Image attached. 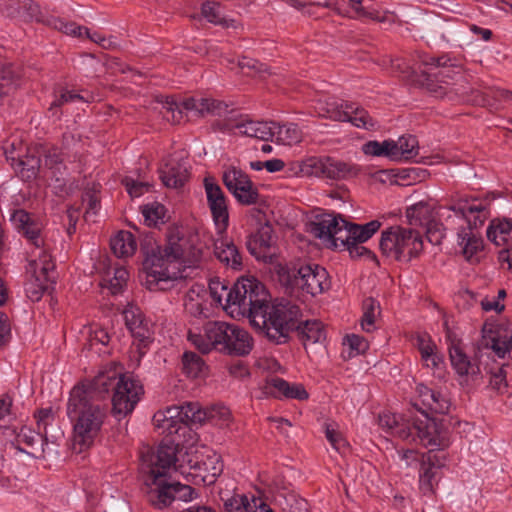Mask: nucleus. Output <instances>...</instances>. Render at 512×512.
I'll list each match as a JSON object with an SVG mask.
<instances>
[{"label": "nucleus", "mask_w": 512, "mask_h": 512, "mask_svg": "<svg viewBox=\"0 0 512 512\" xmlns=\"http://www.w3.org/2000/svg\"><path fill=\"white\" fill-rule=\"evenodd\" d=\"M128 279V271L124 267H117L114 269L112 278L103 279L102 286L107 287L112 294H119L123 291Z\"/></svg>", "instance_id": "603ef678"}, {"label": "nucleus", "mask_w": 512, "mask_h": 512, "mask_svg": "<svg viewBox=\"0 0 512 512\" xmlns=\"http://www.w3.org/2000/svg\"><path fill=\"white\" fill-rule=\"evenodd\" d=\"M379 248L386 257L408 262L420 255L423 240L421 234L413 228L391 226L382 231Z\"/></svg>", "instance_id": "0eeeda50"}, {"label": "nucleus", "mask_w": 512, "mask_h": 512, "mask_svg": "<svg viewBox=\"0 0 512 512\" xmlns=\"http://www.w3.org/2000/svg\"><path fill=\"white\" fill-rule=\"evenodd\" d=\"M188 339L202 353L215 349L228 355L246 356L254 346L247 330L224 321H209L203 327V334L189 333Z\"/></svg>", "instance_id": "39448f33"}, {"label": "nucleus", "mask_w": 512, "mask_h": 512, "mask_svg": "<svg viewBox=\"0 0 512 512\" xmlns=\"http://www.w3.org/2000/svg\"><path fill=\"white\" fill-rule=\"evenodd\" d=\"M181 106L186 111H196L200 115H221L226 110V105L222 102L209 98H188L182 102Z\"/></svg>", "instance_id": "f704fd0d"}, {"label": "nucleus", "mask_w": 512, "mask_h": 512, "mask_svg": "<svg viewBox=\"0 0 512 512\" xmlns=\"http://www.w3.org/2000/svg\"><path fill=\"white\" fill-rule=\"evenodd\" d=\"M443 466L435 453L429 451L422 455L419 472V485L423 494H432L434 492V483H436V470Z\"/></svg>", "instance_id": "5701e85b"}, {"label": "nucleus", "mask_w": 512, "mask_h": 512, "mask_svg": "<svg viewBox=\"0 0 512 512\" xmlns=\"http://www.w3.org/2000/svg\"><path fill=\"white\" fill-rule=\"evenodd\" d=\"M412 437L409 442L419 441L425 447H430L434 453L435 449H444L449 445L448 432L436 419L430 418L426 413L423 419H414L410 423Z\"/></svg>", "instance_id": "4468645a"}, {"label": "nucleus", "mask_w": 512, "mask_h": 512, "mask_svg": "<svg viewBox=\"0 0 512 512\" xmlns=\"http://www.w3.org/2000/svg\"><path fill=\"white\" fill-rule=\"evenodd\" d=\"M82 203L85 205L84 218L86 221H90L100 208V200L96 191L86 190L82 195Z\"/></svg>", "instance_id": "13d9d810"}, {"label": "nucleus", "mask_w": 512, "mask_h": 512, "mask_svg": "<svg viewBox=\"0 0 512 512\" xmlns=\"http://www.w3.org/2000/svg\"><path fill=\"white\" fill-rule=\"evenodd\" d=\"M209 294L216 306L222 307L231 315L244 316L250 319L251 324L261 330L266 337L278 339L283 336L282 324L269 322L277 321L279 317L294 315L296 310H289L291 306L269 305V294L264 285L257 279L242 278L232 288H228L219 279L209 282Z\"/></svg>", "instance_id": "f257e3e1"}, {"label": "nucleus", "mask_w": 512, "mask_h": 512, "mask_svg": "<svg viewBox=\"0 0 512 512\" xmlns=\"http://www.w3.org/2000/svg\"><path fill=\"white\" fill-rule=\"evenodd\" d=\"M120 377H124V375H119L115 371L100 372L94 377L88 386L81 385V387L88 390L89 395L92 398L93 392H97L101 395L109 392L111 389L114 391ZM78 387H80V385Z\"/></svg>", "instance_id": "c9c22d12"}, {"label": "nucleus", "mask_w": 512, "mask_h": 512, "mask_svg": "<svg viewBox=\"0 0 512 512\" xmlns=\"http://www.w3.org/2000/svg\"><path fill=\"white\" fill-rule=\"evenodd\" d=\"M379 426L392 436L401 440H409L412 437V428L410 421H404L400 416L384 412L379 415Z\"/></svg>", "instance_id": "cd10ccee"}, {"label": "nucleus", "mask_w": 512, "mask_h": 512, "mask_svg": "<svg viewBox=\"0 0 512 512\" xmlns=\"http://www.w3.org/2000/svg\"><path fill=\"white\" fill-rule=\"evenodd\" d=\"M361 172L358 165L344 162L332 157L327 161L326 178L331 180H347L357 177Z\"/></svg>", "instance_id": "72a5a7b5"}, {"label": "nucleus", "mask_w": 512, "mask_h": 512, "mask_svg": "<svg viewBox=\"0 0 512 512\" xmlns=\"http://www.w3.org/2000/svg\"><path fill=\"white\" fill-rule=\"evenodd\" d=\"M327 161H329V156L308 157L305 160L297 163V172L302 176L326 178Z\"/></svg>", "instance_id": "4c0bfd02"}, {"label": "nucleus", "mask_w": 512, "mask_h": 512, "mask_svg": "<svg viewBox=\"0 0 512 512\" xmlns=\"http://www.w3.org/2000/svg\"><path fill=\"white\" fill-rule=\"evenodd\" d=\"M0 11L11 18L38 20L39 7L32 0H0Z\"/></svg>", "instance_id": "4be33fe9"}, {"label": "nucleus", "mask_w": 512, "mask_h": 512, "mask_svg": "<svg viewBox=\"0 0 512 512\" xmlns=\"http://www.w3.org/2000/svg\"><path fill=\"white\" fill-rule=\"evenodd\" d=\"M11 221L17 231L34 249L39 250V248L47 247L42 234L43 224L38 218L23 209H18L11 215Z\"/></svg>", "instance_id": "f3484780"}, {"label": "nucleus", "mask_w": 512, "mask_h": 512, "mask_svg": "<svg viewBox=\"0 0 512 512\" xmlns=\"http://www.w3.org/2000/svg\"><path fill=\"white\" fill-rule=\"evenodd\" d=\"M188 482L194 484H213L223 471V463L217 454L208 455L205 460H199L198 456H190L187 465L175 466Z\"/></svg>", "instance_id": "ddd939ff"}, {"label": "nucleus", "mask_w": 512, "mask_h": 512, "mask_svg": "<svg viewBox=\"0 0 512 512\" xmlns=\"http://www.w3.org/2000/svg\"><path fill=\"white\" fill-rule=\"evenodd\" d=\"M143 387L139 381L129 377H120L112 397V412L119 419L130 414L141 395Z\"/></svg>", "instance_id": "2eb2a0df"}, {"label": "nucleus", "mask_w": 512, "mask_h": 512, "mask_svg": "<svg viewBox=\"0 0 512 512\" xmlns=\"http://www.w3.org/2000/svg\"><path fill=\"white\" fill-rule=\"evenodd\" d=\"M125 325L133 337L132 354L138 362L147 353L153 341L152 323L142 310L133 304H128L123 310Z\"/></svg>", "instance_id": "9b49d317"}, {"label": "nucleus", "mask_w": 512, "mask_h": 512, "mask_svg": "<svg viewBox=\"0 0 512 512\" xmlns=\"http://www.w3.org/2000/svg\"><path fill=\"white\" fill-rule=\"evenodd\" d=\"M50 280H38V278L29 277V281L26 283L25 291L29 299L33 302L39 301L43 293L48 288V283Z\"/></svg>", "instance_id": "bf43d9fd"}, {"label": "nucleus", "mask_w": 512, "mask_h": 512, "mask_svg": "<svg viewBox=\"0 0 512 512\" xmlns=\"http://www.w3.org/2000/svg\"><path fill=\"white\" fill-rule=\"evenodd\" d=\"M484 341H485V343H484L485 347L491 348L499 358H504L506 356V354L509 352V346H508L509 344L507 343V335L504 337H501L499 335H494V336L489 337V339L484 337Z\"/></svg>", "instance_id": "680f3d73"}, {"label": "nucleus", "mask_w": 512, "mask_h": 512, "mask_svg": "<svg viewBox=\"0 0 512 512\" xmlns=\"http://www.w3.org/2000/svg\"><path fill=\"white\" fill-rule=\"evenodd\" d=\"M272 305H289L291 306L290 310H296L294 315H287L285 318L283 316L279 317L277 321H275V324L277 323L282 324L283 326V336H281L278 339H274L272 337H267L270 341L281 344L285 343L288 339L289 332L292 330H296L298 337L303 342V344L306 346L307 343H318L325 339L326 334L324 330L323 324L318 320H300L301 317V310L298 305L295 303H292L288 300H281L273 303ZM270 322H273V319L271 318ZM269 321L267 320V327H269Z\"/></svg>", "instance_id": "6e6552de"}, {"label": "nucleus", "mask_w": 512, "mask_h": 512, "mask_svg": "<svg viewBox=\"0 0 512 512\" xmlns=\"http://www.w3.org/2000/svg\"><path fill=\"white\" fill-rule=\"evenodd\" d=\"M267 394L275 398H287L305 400L308 398V393L301 384H290L286 380L274 377L269 379L265 385Z\"/></svg>", "instance_id": "412c9836"}, {"label": "nucleus", "mask_w": 512, "mask_h": 512, "mask_svg": "<svg viewBox=\"0 0 512 512\" xmlns=\"http://www.w3.org/2000/svg\"><path fill=\"white\" fill-rule=\"evenodd\" d=\"M204 187L216 230L220 234L225 233L229 225V213L224 192L212 178L204 179Z\"/></svg>", "instance_id": "dca6fc26"}, {"label": "nucleus", "mask_w": 512, "mask_h": 512, "mask_svg": "<svg viewBox=\"0 0 512 512\" xmlns=\"http://www.w3.org/2000/svg\"><path fill=\"white\" fill-rule=\"evenodd\" d=\"M479 227L468 225L458 232V244L462 248V253L466 259H471L483 248V239L477 231Z\"/></svg>", "instance_id": "2f4dec72"}, {"label": "nucleus", "mask_w": 512, "mask_h": 512, "mask_svg": "<svg viewBox=\"0 0 512 512\" xmlns=\"http://www.w3.org/2000/svg\"><path fill=\"white\" fill-rule=\"evenodd\" d=\"M176 449L170 444H161L156 449L143 447L140 451V475L144 485L147 501L162 509L175 498L190 501L195 490L187 484L169 482L167 475L170 468L176 466Z\"/></svg>", "instance_id": "f03ea898"}, {"label": "nucleus", "mask_w": 512, "mask_h": 512, "mask_svg": "<svg viewBox=\"0 0 512 512\" xmlns=\"http://www.w3.org/2000/svg\"><path fill=\"white\" fill-rule=\"evenodd\" d=\"M206 369L203 359L194 352H185L182 356V370L191 378L200 377Z\"/></svg>", "instance_id": "a18cd8bd"}, {"label": "nucleus", "mask_w": 512, "mask_h": 512, "mask_svg": "<svg viewBox=\"0 0 512 512\" xmlns=\"http://www.w3.org/2000/svg\"><path fill=\"white\" fill-rule=\"evenodd\" d=\"M141 251L145 256V265L149 268L150 284L176 278V272H170L169 265L182 262L194 266L202 257L201 248L190 245L178 228L169 229L164 247L157 245L152 236H146L141 243Z\"/></svg>", "instance_id": "7ed1b4c3"}, {"label": "nucleus", "mask_w": 512, "mask_h": 512, "mask_svg": "<svg viewBox=\"0 0 512 512\" xmlns=\"http://www.w3.org/2000/svg\"><path fill=\"white\" fill-rule=\"evenodd\" d=\"M268 247L269 243L266 239H264L263 234L253 235L247 241V249L256 258H260L262 256L263 250L267 249Z\"/></svg>", "instance_id": "774afa93"}, {"label": "nucleus", "mask_w": 512, "mask_h": 512, "mask_svg": "<svg viewBox=\"0 0 512 512\" xmlns=\"http://www.w3.org/2000/svg\"><path fill=\"white\" fill-rule=\"evenodd\" d=\"M394 140H385L383 142L368 141L363 144L362 151L365 155L376 157H387L391 160H397V153Z\"/></svg>", "instance_id": "a19ab883"}, {"label": "nucleus", "mask_w": 512, "mask_h": 512, "mask_svg": "<svg viewBox=\"0 0 512 512\" xmlns=\"http://www.w3.org/2000/svg\"><path fill=\"white\" fill-rule=\"evenodd\" d=\"M251 498L246 495H236L226 503L228 512H251Z\"/></svg>", "instance_id": "e2e57ef3"}, {"label": "nucleus", "mask_w": 512, "mask_h": 512, "mask_svg": "<svg viewBox=\"0 0 512 512\" xmlns=\"http://www.w3.org/2000/svg\"><path fill=\"white\" fill-rule=\"evenodd\" d=\"M379 314V304L372 298L363 301V316L361 319L362 329L366 332H372L375 329V320Z\"/></svg>", "instance_id": "8fccbe9b"}, {"label": "nucleus", "mask_w": 512, "mask_h": 512, "mask_svg": "<svg viewBox=\"0 0 512 512\" xmlns=\"http://www.w3.org/2000/svg\"><path fill=\"white\" fill-rule=\"evenodd\" d=\"M317 109L320 116L334 121H347L356 127L363 128L374 126L369 114L353 103H344L334 98H327L318 102Z\"/></svg>", "instance_id": "f8f14e48"}, {"label": "nucleus", "mask_w": 512, "mask_h": 512, "mask_svg": "<svg viewBox=\"0 0 512 512\" xmlns=\"http://www.w3.org/2000/svg\"><path fill=\"white\" fill-rule=\"evenodd\" d=\"M36 424H37V433L34 434L31 430L22 429L19 437L22 439L24 443L29 446H33L37 440V437L41 438L42 442H48L47 428L51 425L54 420V412L52 408H44L40 409L35 413Z\"/></svg>", "instance_id": "b1692460"}, {"label": "nucleus", "mask_w": 512, "mask_h": 512, "mask_svg": "<svg viewBox=\"0 0 512 512\" xmlns=\"http://www.w3.org/2000/svg\"><path fill=\"white\" fill-rule=\"evenodd\" d=\"M214 254L217 259L234 270L242 267V256L234 242L224 236V233L217 231V238L214 239Z\"/></svg>", "instance_id": "aec40b11"}, {"label": "nucleus", "mask_w": 512, "mask_h": 512, "mask_svg": "<svg viewBox=\"0 0 512 512\" xmlns=\"http://www.w3.org/2000/svg\"><path fill=\"white\" fill-rule=\"evenodd\" d=\"M222 180L228 191L233 193L237 191L238 187L248 185L251 179L241 169L230 166L224 170Z\"/></svg>", "instance_id": "c03bdc74"}, {"label": "nucleus", "mask_w": 512, "mask_h": 512, "mask_svg": "<svg viewBox=\"0 0 512 512\" xmlns=\"http://www.w3.org/2000/svg\"><path fill=\"white\" fill-rule=\"evenodd\" d=\"M280 279L291 288H299L312 296L330 287L328 272L317 264H295L280 272Z\"/></svg>", "instance_id": "1a4fd4ad"}, {"label": "nucleus", "mask_w": 512, "mask_h": 512, "mask_svg": "<svg viewBox=\"0 0 512 512\" xmlns=\"http://www.w3.org/2000/svg\"><path fill=\"white\" fill-rule=\"evenodd\" d=\"M228 130H238L239 133L262 141H272L276 128L275 122L254 121L248 118L231 120L226 123Z\"/></svg>", "instance_id": "a211bd4d"}, {"label": "nucleus", "mask_w": 512, "mask_h": 512, "mask_svg": "<svg viewBox=\"0 0 512 512\" xmlns=\"http://www.w3.org/2000/svg\"><path fill=\"white\" fill-rule=\"evenodd\" d=\"M274 138L278 143L284 145H293L299 143L302 139V132L294 123L279 125L276 123Z\"/></svg>", "instance_id": "37998d69"}, {"label": "nucleus", "mask_w": 512, "mask_h": 512, "mask_svg": "<svg viewBox=\"0 0 512 512\" xmlns=\"http://www.w3.org/2000/svg\"><path fill=\"white\" fill-rule=\"evenodd\" d=\"M47 23L48 25L64 32L67 35L82 37L83 34H88V29L86 27L79 26L76 23L64 22L60 18H52L48 20Z\"/></svg>", "instance_id": "4d7b16f0"}, {"label": "nucleus", "mask_w": 512, "mask_h": 512, "mask_svg": "<svg viewBox=\"0 0 512 512\" xmlns=\"http://www.w3.org/2000/svg\"><path fill=\"white\" fill-rule=\"evenodd\" d=\"M63 161L62 153L58 148L48 149L44 154V165L52 171L53 175L56 177V181L62 180V170H65Z\"/></svg>", "instance_id": "09e8293b"}, {"label": "nucleus", "mask_w": 512, "mask_h": 512, "mask_svg": "<svg viewBox=\"0 0 512 512\" xmlns=\"http://www.w3.org/2000/svg\"><path fill=\"white\" fill-rule=\"evenodd\" d=\"M55 268V263L49 252L48 247L33 249L29 254L28 265L26 273L31 278H38V280H51V272Z\"/></svg>", "instance_id": "6ab92c4d"}, {"label": "nucleus", "mask_w": 512, "mask_h": 512, "mask_svg": "<svg viewBox=\"0 0 512 512\" xmlns=\"http://www.w3.org/2000/svg\"><path fill=\"white\" fill-rule=\"evenodd\" d=\"M122 182L129 195L133 198L142 196L144 193L148 192L151 187L148 182L137 181L130 177L124 178Z\"/></svg>", "instance_id": "69168bd1"}, {"label": "nucleus", "mask_w": 512, "mask_h": 512, "mask_svg": "<svg viewBox=\"0 0 512 512\" xmlns=\"http://www.w3.org/2000/svg\"><path fill=\"white\" fill-rule=\"evenodd\" d=\"M487 237L497 246L512 245V220H492L487 228Z\"/></svg>", "instance_id": "473e14b6"}, {"label": "nucleus", "mask_w": 512, "mask_h": 512, "mask_svg": "<svg viewBox=\"0 0 512 512\" xmlns=\"http://www.w3.org/2000/svg\"><path fill=\"white\" fill-rule=\"evenodd\" d=\"M200 293L205 294L206 290L201 286L192 287L188 291L184 301L185 310L195 317L205 315V311L207 310L203 304Z\"/></svg>", "instance_id": "79ce46f5"}, {"label": "nucleus", "mask_w": 512, "mask_h": 512, "mask_svg": "<svg viewBox=\"0 0 512 512\" xmlns=\"http://www.w3.org/2000/svg\"><path fill=\"white\" fill-rule=\"evenodd\" d=\"M155 427L164 429L167 434L172 435L184 427L182 422L181 405L171 406L164 411H158L153 416Z\"/></svg>", "instance_id": "c85d7f7f"}, {"label": "nucleus", "mask_w": 512, "mask_h": 512, "mask_svg": "<svg viewBox=\"0 0 512 512\" xmlns=\"http://www.w3.org/2000/svg\"><path fill=\"white\" fill-rule=\"evenodd\" d=\"M7 161L22 180L28 181L36 177L40 169V158L37 155L27 153L24 156H13L7 153Z\"/></svg>", "instance_id": "bb28decb"}, {"label": "nucleus", "mask_w": 512, "mask_h": 512, "mask_svg": "<svg viewBox=\"0 0 512 512\" xmlns=\"http://www.w3.org/2000/svg\"><path fill=\"white\" fill-rule=\"evenodd\" d=\"M158 102L162 104L161 113L168 121L179 123L183 119V110L173 98L161 96L158 98Z\"/></svg>", "instance_id": "864d4df0"}, {"label": "nucleus", "mask_w": 512, "mask_h": 512, "mask_svg": "<svg viewBox=\"0 0 512 512\" xmlns=\"http://www.w3.org/2000/svg\"><path fill=\"white\" fill-rule=\"evenodd\" d=\"M204 412L206 413L205 422L206 421H227L230 417V410L222 405H214L211 407L204 408Z\"/></svg>", "instance_id": "338daca9"}, {"label": "nucleus", "mask_w": 512, "mask_h": 512, "mask_svg": "<svg viewBox=\"0 0 512 512\" xmlns=\"http://www.w3.org/2000/svg\"><path fill=\"white\" fill-rule=\"evenodd\" d=\"M437 217L450 222L453 215L472 227H481L489 217V203L485 200L451 198L436 208Z\"/></svg>", "instance_id": "9d476101"}, {"label": "nucleus", "mask_w": 512, "mask_h": 512, "mask_svg": "<svg viewBox=\"0 0 512 512\" xmlns=\"http://www.w3.org/2000/svg\"><path fill=\"white\" fill-rule=\"evenodd\" d=\"M202 15L213 24H221L229 27L234 22L233 20L227 21L223 19L219 12V5L211 2H206L202 5Z\"/></svg>", "instance_id": "052dcab7"}, {"label": "nucleus", "mask_w": 512, "mask_h": 512, "mask_svg": "<svg viewBox=\"0 0 512 512\" xmlns=\"http://www.w3.org/2000/svg\"><path fill=\"white\" fill-rule=\"evenodd\" d=\"M159 175L162 183L168 188L183 186L189 177L186 165L173 159L160 167Z\"/></svg>", "instance_id": "a878e982"}, {"label": "nucleus", "mask_w": 512, "mask_h": 512, "mask_svg": "<svg viewBox=\"0 0 512 512\" xmlns=\"http://www.w3.org/2000/svg\"><path fill=\"white\" fill-rule=\"evenodd\" d=\"M238 67L242 73L248 76L270 74L269 67L266 64L248 57L240 58Z\"/></svg>", "instance_id": "6e6d98bb"}, {"label": "nucleus", "mask_w": 512, "mask_h": 512, "mask_svg": "<svg viewBox=\"0 0 512 512\" xmlns=\"http://www.w3.org/2000/svg\"><path fill=\"white\" fill-rule=\"evenodd\" d=\"M406 217L411 226H437L436 208L426 202H419L409 207L406 210Z\"/></svg>", "instance_id": "7c9ffc66"}, {"label": "nucleus", "mask_w": 512, "mask_h": 512, "mask_svg": "<svg viewBox=\"0 0 512 512\" xmlns=\"http://www.w3.org/2000/svg\"><path fill=\"white\" fill-rule=\"evenodd\" d=\"M231 194L242 205H255L260 199L258 189L251 180L248 185L238 187L237 191Z\"/></svg>", "instance_id": "5fc2aeb1"}, {"label": "nucleus", "mask_w": 512, "mask_h": 512, "mask_svg": "<svg viewBox=\"0 0 512 512\" xmlns=\"http://www.w3.org/2000/svg\"><path fill=\"white\" fill-rule=\"evenodd\" d=\"M344 345H347L350 349L349 357L364 353L368 349V342L356 334L346 336Z\"/></svg>", "instance_id": "0e129e2a"}, {"label": "nucleus", "mask_w": 512, "mask_h": 512, "mask_svg": "<svg viewBox=\"0 0 512 512\" xmlns=\"http://www.w3.org/2000/svg\"><path fill=\"white\" fill-rule=\"evenodd\" d=\"M449 355L451 364L459 375H474L479 372L478 366L471 363L468 356L463 352L459 345H451L449 348Z\"/></svg>", "instance_id": "58836bf2"}, {"label": "nucleus", "mask_w": 512, "mask_h": 512, "mask_svg": "<svg viewBox=\"0 0 512 512\" xmlns=\"http://www.w3.org/2000/svg\"><path fill=\"white\" fill-rule=\"evenodd\" d=\"M113 253L118 258L131 257L137 249L134 235L129 231L118 232L110 241Z\"/></svg>", "instance_id": "e433bc0d"}, {"label": "nucleus", "mask_w": 512, "mask_h": 512, "mask_svg": "<svg viewBox=\"0 0 512 512\" xmlns=\"http://www.w3.org/2000/svg\"><path fill=\"white\" fill-rule=\"evenodd\" d=\"M381 227L378 220H372L364 225L349 223L341 215L323 214L312 222L311 232L322 240L327 247H336L337 242L344 243L349 239L365 242Z\"/></svg>", "instance_id": "423d86ee"}, {"label": "nucleus", "mask_w": 512, "mask_h": 512, "mask_svg": "<svg viewBox=\"0 0 512 512\" xmlns=\"http://www.w3.org/2000/svg\"><path fill=\"white\" fill-rule=\"evenodd\" d=\"M415 340V345L420 352L421 360L425 366L433 369L439 368L443 363V356L438 352L432 338L426 333H421L417 334Z\"/></svg>", "instance_id": "c756f323"}, {"label": "nucleus", "mask_w": 512, "mask_h": 512, "mask_svg": "<svg viewBox=\"0 0 512 512\" xmlns=\"http://www.w3.org/2000/svg\"><path fill=\"white\" fill-rule=\"evenodd\" d=\"M145 223L150 227H156L165 222L166 208L160 203L147 204L142 207Z\"/></svg>", "instance_id": "3c124183"}, {"label": "nucleus", "mask_w": 512, "mask_h": 512, "mask_svg": "<svg viewBox=\"0 0 512 512\" xmlns=\"http://www.w3.org/2000/svg\"><path fill=\"white\" fill-rule=\"evenodd\" d=\"M183 426L190 424H202L205 422L206 413L204 407L198 402H186L181 405Z\"/></svg>", "instance_id": "de8ad7c7"}, {"label": "nucleus", "mask_w": 512, "mask_h": 512, "mask_svg": "<svg viewBox=\"0 0 512 512\" xmlns=\"http://www.w3.org/2000/svg\"><path fill=\"white\" fill-rule=\"evenodd\" d=\"M73 424V449L78 453L90 448L98 437L106 417V408L90 397L88 390L74 387L67 404Z\"/></svg>", "instance_id": "20e7f679"}, {"label": "nucleus", "mask_w": 512, "mask_h": 512, "mask_svg": "<svg viewBox=\"0 0 512 512\" xmlns=\"http://www.w3.org/2000/svg\"><path fill=\"white\" fill-rule=\"evenodd\" d=\"M417 390L421 404L424 406V415L425 412L428 415V411L438 414H445L449 411L450 401L440 392L432 390L423 384L418 385Z\"/></svg>", "instance_id": "393cba45"}, {"label": "nucleus", "mask_w": 512, "mask_h": 512, "mask_svg": "<svg viewBox=\"0 0 512 512\" xmlns=\"http://www.w3.org/2000/svg\"><path fill=\"white\" fill-rule=\"evenodd\" d=\"M395 146L396 149H394V152L397 153V160L412 159L418 154V140L413 135L400 137L398 141H395Z\"/></svg>", "instance_id": "49530a36"}, {"label": "nucleus", "mask_w": 512, "mask_h": 512, "mask_svg": "<svg viewBox=\"0 0 512 512\" xmlns=\"http://www.w3.org/2000/svg\"><path fill=\"white\" fill-rule=\"evenodd\" d=\"M423 64L430 68H441L442 70L437 76L451 77L450 68L457 69L458 72L462 69V62L460 59L450 57L449 55H442L439 57L427 56L423 59Z\"/></svg>", "instance_id": "ea45409f"}]
</instances>
